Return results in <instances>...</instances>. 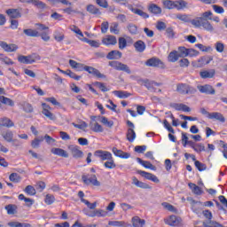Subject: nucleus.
<instances>
[{
	"instance_id": "nucleus-24",
	"label": "nucleus",
	"mask_w": 227,
	"mask_h": 227,
	"mask_svg": "<svg viewBox=\"0 0 227 227\" xmlns=\"http://www.w3.org/2000/svg\"><path fill=\"white\" fill-rule=\"evenodd\" d=\"M188 187H190L192 192H193V194H196V196H201V194H203V190H201V188L196 185V184L194 183L188 184Z\"/></svg>"
},
{
	"instance_id": "nucleus-34",
	"label": "nucleus",
	"mask_w": 227,
	"mask_h": 227,
	"mask_svg": "<svg viewBox=\"0 0 227 227\" xmlns=\"http://www.w3.org/2000/svg\"><path fill=\"white\" fill-rule=\"evenodd\" d=\"M113 93L118 98H129V97H130V95H132L125 90H114Z\"/></svg>"
},
{
	"instance_id": "nucleus-63",
	"label": "nucleus",
	"mask_w": 227,
	"mask_h": 227,
	"mask_svg": "<svg viewBox=\"0 0 227 227\" xmlns=\"http://www.w3.org/2000/svg\"><path fill=\"white\" fill-rule=\"evenodd\" d=\"M46 205H52L54 201H56V199L54 198L53 195H46L45 200H44Z\"/></svg>"
},
{
	"instance_id": "nucleus-17",
	"label": "nucleus",
	"mask_w": 227,
	"mask_h": 227,
	"mask_svg": "<svg viewBox=\"0 0 227 227\" xmlns=\"http://www.w3.org/2000/svg\"><path fill=\"white\" fill-rule=\"evenodd\" d=\"M6 14L8 17H10V19H20L22 17V14L19 9H8L6 11Z\"/></svg>"
},
{
	"instance_id": "nucleus-38",
	"label": "nucleus",
	"mask_w": 227,
	"mask_h": 227,
	"mask_svg": "<svg viewBox=\"0 0 227 227\" xmlns=\"http://www.w3.org/2000/svg\"><path fill=\"white\" fill-rule=\"evenodd\" d=\"M23 3L32 4L34 6L41 8L42 10L45 8V4L40 0H24Z\"/></svg>"
},
{
	"instance_id": "nucleus-41",
	"label": "nucleus",
	"mask_w": 227,
	"mask_h": 227,
	"mask_svg": "<svg viewBox=\"0 0 227 227\" xmlns=\"http://www.w3.org/2000/svg\"><path fill=\"white\" fill-rule=\"evenodd\" d=\"M13 121L10 120L9 118H3L0 120V127H7L10 129L11 127H13Z\"/></svg>"
},
{
	"instance_id": "nucleus-9",
	"label": "nucleus",
	"mask_w": 227,
	"mask_h": 227,
	"mask_svg": "<svg viewBox=\"0 0 227 227\" xmlns=\"http://www.w3.org/2000/svg\"><path fill=\"white\" fill-rule=\"evenodd\" d=\"M165 224H168V226H179L180 223H182V218L172 215L167 217L164 220Z\"/></svg>"
},
{
	"instance_id": "nucleus-49",
	"label": "nucleus",
	"mask_w": 227,
	"mask_h": 227,
	"mask_svg": "<svg viewBox=\"0 0 227 227\" xmlns=\"http://www.w3.org/2000/svg\"><path fill=\"white\" fill-rule=\"evenodd\" d=\"M59 72H61V74H65L66 75H69L71 77V79H74V81H81V76L75 74L72 71H63L59 68Z\"/></svg>"
},
{
	"instance_id": "nucleus-60",
	"label": "nucleus",
	"mask_w": 227,
	"mask_h": 227,
	"mask_svg": "<svg viewBox=\"0 0 227 227\" xmlns=\"http://www.w3.org/2000/svg\"><path fill=\"white\" fill-rule=\"evenodd\" d=\"M96 4L101 8H109V3H107V0H96Z\"/></svg>"
},
{
	"instance_id": "nucleus-62",
	"label": "nucleus",
	"mask_w": 227,
	"mask_h": 227,
	"mask_svg": "<svg viewBox=\"0 0 227 227\" xmlns=\"http://www.w3.org/2000/svg\"><path fill=\"white\" fill-rule=\"evenodd\" d=\"M195 167L200 171H205L207 169V165L201 163L200 160H195Z\"/></svg>"
},
{
	"instance_id": "nucleus-36",
	"label": "nucleus",
	"mask_w": 227,
	"mask_h": 227,
	"mask_svg": "<svg viewBox=\"0 0 227 227\" xmlns=\"http://www.w3.org/2000/svg\"><path fill=\"white\" fill-rule=\"evenodd\" d=\"M145 65L147 67H159L160 65H162V62L159 59L152 58L145 62Z\"/></svg>"
},
{
	"instance_id": "nucleus-45",
	"label": "nucleus",
	"mask_w": 227,
	"mask_h": 227,
	"mask_svg": "<svg viewBox=\"0 0 227 227\" xmlns=\"http://www.w3.org/2000/svg\"><path fill=\"white\" fill-rule=\"evenodd\" d=\"M126 136L129 143H134V141L136 140V131H134V129H128Z\"/></svg>"
},
{
	"instance_id": "nucleus-11",
	"label": "nucleus",
	"mask_w": 227,
	"mask_h": 227,
	"mask_svg": "<svg viewBox=\"0 0 227 227\" xmlns=\"http://www.w3.org/2000/svg\"><path fill=\"white\" fill-rule=\"evenodd\" d=\"M84 70H85V72H88V74L94 75V77H98V79H106V75L101 74L98 69H97L93 67L85 66Z\"/></svg>"
},
{
	"instance_id": "nucleus-20",
	"label": "nucleus",
	"mask_w": 227,
	"mask_h": 227,
	"mask_svg": "<svg viewBox=\"0 0 227 227\" xmlns=\"http://www.w3.org/2000/svg\"><path fill=\"white\" fill-rule=\"evenodd\" d=\"M132 184L136 185V187H139L140 189H151L148 184L139 181L136 176L132 177Z\"/></svg>"
},
{
	"instance_id": "nucleus-4",
	"label": "nucleus",
	"mask_w": 227,
	"mask_h": 227,
	"mask_svg": "<svg viewBox=\"0 0 227 227\" xmlns=\"http://www.w3.org/2000/svg\"><path fill=\"white\" fill-rule=\"evenodd\" d=\"M176 91L179 92L180 95H194V93H196V90L194 89V87L187 83L177 84Z\"/></svg>"
},
{
	"instance_id": "nucleus-35",
	"label": "nucleus",
	"mask_w": 227,
	"mask_h": 227,
	"mask_svg": "<svg viewBox=\"0 0 227 227\" xmlns=\"http://www.w3.org/2000/svg\"><path fill=\"white\" fill-rule=\"evenodd\" d=\"M90 217H106L107 211L104 209H96L92 212V215H89Z\"/></svg>"
},
{
	"instance_id": "nucleus-51",
	"label": "nucleus",
	"mask_w": 227,
	"mask_h": 227,
	"mask_svg": "<svg viewBox=\"0 0 227 227\" xmlns=\"http://www.w3.org/2000/svg\"><path fill=\"white\" fill-rule=\"evenodd\" d=\"M211 61H212V59L202 57L198 60V64L196 65V67H203V65H208V63H210Z\"/></svg>"
},
{
	"instance_id": "nucleus-23",
	"label": "nucleus",
	"mask_w": 227,
	"mask_h": 227,
	"mask_svg": "<svg viewBox=\"0 0 227 227\" xmlns=\"http://www.w3.org/2000/svg\"><path fill=\"white\" fill-rule=\"evenodd\" d=\"M209 120H217L222 123H224V121H226V119L224 118V116L219 112L211 113L209 115Z\"/></svg>"
},
{
	"instance_id": "nucleus-64",
	"label": "nucleus",
	"mask_w": 227,
	"mask_h": 227,
	"mask_svg": "<svg viewBox=\"0 0 227 227\" xmlns=\"http://www.w3.org/2000/svg\"><path fill=\"white\" fill-rule=\"evenodd\" d=\"M71 227H97L96 224L82 225V223L76 221Z\"/></svg>"
},
{
	"instance_id": "nucleus-59",
	"label": "nucleus",
	"mask_w": 227,
	"mask_h": 227,
	"mask_svg": "<svg viewBox=\"0 0 227 227\" xmlns=\"http://www.w3.org/2000/svg\"><path fill=\"white\" fill-rule=\"evenodd\" d=\"M189 65H191V62L185 58L179 60V67H181L182 68H187Z\"/></svg>"
},
{
	"instance_id": "nucleus-27",
	"label": "nucleus",
	"mask_w": 227,
	"mask_h": 227,
	"mask_svg": "<svg viewBox=\"0 0 227 227\" xmlns=\"http://www.w3.org/2000/svg\"><path fill=\"white\" fill-rule=\"evenodd\" d=\"M122 56L121 51H111L110 52H108V54L106 55V59H120Z\"/></svg>"
},
{
	"instance_id": "nucleus-46",
	"label": "nucleus",
	"mask_w": 227,
	"mask_h": 227,
	"mask_svg": "<svg viewBox=\"0 0 227 227\" xmlns=\"http://www.w3.org/2000/svg\"><path fill=\"white\" fill-rule=\"evenodd\" d=\"M5 210L7 211L8 215H14V214H17V206L9 204L5 206Z\"/></svg>"
},
{
	"instance_id": "nucleus-43",
	"label": "nucleus",
	"mask_w": 227,
	"mask_h": 227,
	"mask_svg": "<svg viewBox=\"0 0 227 227\" xmlns=\"http://www.w3.org/2000/svg\"><path fill=\"white\" fill-rule=\"evenodd\" d=\"M203 20H205L202 17H197L194 20H192L191 24L194 26V27H201L203 26Z\"/></svg>"
},
{
	"instance_id": "nucleus-15",
	"label": "nucleus",
	"mask_w": 227,
	"mask_h": 227,
	"mask_svg": "<svg viewBox=\"0 0 227 227\" xmlns=\"http://www.w3.org/2000/svg\"><path fill=\"white\" fill-rule=\"evenodd\" d=\"M42 107V113L44 116H46V118H48L49 120H56V116L51 112V106L47 105L46 103H43Z\"/></svg>"
},
{
	"instance_id": "nucleus-10",
	"label": "nucleus",
	"mask_w": 227,
	"mask_h": 227,
	"mask_svg": "<svg viewBox=\"0 0 227 227\" xmlns=\"http://www.w3.org/2000/svg\"><path fill=\"white\" fill-rule=\"evenodd\" d=\"M0 47L5 52H15L19 49V46H17V44L7 43L4 41H0Z\"/></svg>"
},
{
	"instance_id": "nucleus-31",
	"label": "nucleus",
	"mask_w": 227,
	"mask_h": 227,
	"mask_svg": "<svg viewBox=\"0 0 227 227\" xmlns=\"http://www.w3.org/2000/svg\"><path fill=\"white\" fill-rule=\"evenodd\" d=\"M148 10L151 13H153L154 15H160V13H162V9L155 4H150Z\"/></svg>"
},
{
	"instance_id": "nucleus-37",
	"label": "nucleus",
	"mask_w": 227,
	"mask_h": 227,
	"mask_svg": "<svg viewBox=\"0 0 227 227\" xmlns=\"http://www.w3.org/2000/svg\"><path fill=\"white\" fill-rule=\"evenodd\" d=\"M134 47L136 51H137V52H145V49H146V44H145V42L139 40L134 43Z\"/></svg>"
},
{
	"instance_id": "nucleus-3",
	"label": "nucleus",
	"mask_w": 227,
	"mask_h": 227,
	"mask_svg": "<svg viewBox=\"0 0 227 227\" xmlns=\"http://www.w3.org/2000/svg\"><path fill=\"white\" fill-rule=\"evenodd\" d=\"M18 61L20 63H23L24 65H33V63H36V61H40V57L38 54H32L28 56L20 55L18 57Z\"/></svg>"
},
{
	"instance_id": "nucleus-50",
	"label": "nucleus",
	"mask_w": 227,
	"mask_h": 227,
	"mask_svg": "<svg viewBox=\"0 0 227 227\" xmlns=\"http://www.w3.org/2000/svg\"><path fill=\"white\" fill-rule=\"evenodd\" d=\"M178 58H180L178 55V51H171L168 55V61H170L171 63H176V61H178Z\"/></svg>"
},
{
	"instance_id": "nucleus-18",
	"label": "nucleus",
	"mask_w": 227,
	"mask_h": 227,
	"mask_svg": "<svg viewBox=\"0 0 227 227\" xmlns=\"http://www.w3.org/2000/svg\"><path fill=\"white\" fill-rule=\"evenodd\" d=\"M24 35L26 36H30L31 38H38L40 36V32L37 29L26 28L23 30Z\"/></svg>"
},
{
	"instance_id": "nucleus-25",
	"label": "nucleus",
	"mask_w": 227,
	"mask_h": 227,
	"mask_svg": "<svg viewBox=\"0 0 227 227\" xmlns=\"http://www.w3.org/2000/svg\"><path fill=\"white\" fill-rule=\"evenodd\" d=\"M51 153H53V155H59V157L68 159V153L61 148H52Z\"/></svg>"
},
{
	"instance_id": "nucleus-7",
	"label": "nucleus",
	"mask_w": 227,
	"mask_h": 227,
	"mask_svg": "<svg viewBox=\"0 0 227 227\" xmlns=\"http://www.w3.org/2000/svg\"><path fill=\"white\" fill-rule=\"evenodd\" d=\"M2 137L6 141V143H12V146H20L19 140L13 139V132L11 130L3 132Z\"/></svg>"
},
{
	"instance_id": "nucleus-21",
	"label": "nucleus",
	"mask_w": 227,
	"mask_h": 227,
	"mask_svg": "<svg viewBox=\"0 0 227 227\" xmlns=\"http://www.w3.org/2000/svg\"><path fill=\"white\" fill-rule=\"evenodd\" d=\"M102 42L104 45H116L118 41L116 40V36L107 35L106 37L103 38Z\"/></svg>"
},
{
	"instance_id": "nucleus-61",
	"label": "nucleus",
	"mask_w": 227,
	"mask_h": 227,
	"mask_svg": "<svg viewBox=\"0 0 227 227\" xmlns=\"http://www.w3.org/2000/svg\"><path fill=\"white\" fill-rule=\"evenodd\" d=\"M125 47H127V39H125L124 37H120L119 38V49H121V51H123V49H125Z\"/></svg>"
},
{
	"instance_id": "nucleus-33",
	"label": "nucleus",
	"mask_w": 227,
	"mask_h": 227,
	"mask_svg": "<svg viewBox=\"0 0 227 227\" xmlns=\"http://www.w3.org/2000/svg\"><path fill=\"white\" fill-rule=\"evenodd\" d=\"M98 118L100 120V123L105 125V127H108V129H113V127L114 126V121H109V119H107V117H106V116L100 117L99 116Z\"/></svg>"
},
{
	"instance_id": "nucleus-47",
	"label": "nucleus",
	"mask_w": 227,
	"mask_h": 227,
	"mask_svg": "<svg viewBox=\"0 0 227 227\" xmlns=\"http://www.w3.org/2000/svg\"><path fill=\"white\" fill-rule=\"evenodd\" d=\"M104 166L106 169H114L116 168V163H114L113 156L104 163Z\"/></svg>"
},
{
	"instance_id": "nucleus-28",
	"label": "nucleus",
	"mask_w": 227,
	"mask_h": 227,
	"mask_svg": "<svg viewBox=\"0 0 227 227\" xmlns=\"http://www.w3.org/2000/svg\"><path fill=\"white\" fill-rule=\"evenodd\" d=\"M86 10L90 15H102L100 9L93 4L87 5Z\"/></svg>"
},
{
	"instance_id": "nucleus-32",
	"label": "nucleus",
	"mask_w": 227,
	"mask_h": 227,
	"mask_svg": "<svg viewBox=\"0 0 227 227\" xmlns=\"http://www.w3.org/2000/svg\"><path fill=\"white\" fill-rule=\"evenodd\" d=\"M200 75L202 79H212L215 75V70L211 69L209 71H201Z\"/></svg>"
},
{
	"instance_id": "nucleus-52",
	"label": "nucleus",
	"mask_w": 227,
	"mask_h": 227,
	"mask_svg": "<svg viewBox=\"0 0 227 227\" xmlns=\"http://www.w3.org/2000/svg\"><path fill=\"white\" fill-rule=\"evenodd\" d=\"M187 48L180 46L177 51V55L179 56V58H187Z\"/></svg>"
},
{
	"instance_id": "nucleus-12",
	"label": "nucleus",
	"mask_w": 227,
	"mask_h": 227,
	"mask_svg": "<svg viewBox=\"0 0 227 227\" xmlns=\"http://www.w3.org/2000/svg\"><path fill=\"white\" fill-rule=\"evenodd\" d=\"M197 89L200 93H205L206 95H215V90L211 85H198Z\"/></svg>"
},
{
	"instance_id": "nucleus-48",
	"label": "nucleus",
	"mask_w": 227,
	"mask_h": 227,
	"mask_svg": "<svg viewBox=\"0 0 227 227\" xmlns=\"http://www.w3.org/2000/svg\"><path fill=\"white\" fill-rule=\"evenodd\" d=\"M110 33H113V35H120V25L118 22H113L111 24Z\"/></svg>"
},
{
	"instance_id": "nucleus-14",
	"label": "nucleus",
	"mask_w": 227,
	"mask_h": 227,
	"mask_svg": "<svg viewBox=\"0 0 227 227\" xmlns=\"http://www.w3.org/2000/svg\"><path fill=\"white\" fill-rule=\"evenodd\" d=\"M137 174L142 176L144 178H146V180H151V182H154V184H159V177L152 173L137 170Z\"/></svg>"
},
{
	"instance_id": "nucleus-53",
	"label": "nucleus",
	"mask_w": 227,
	"mask_h": 227,
	"mask_svg": "<svg viewBox=\"0 0 227 227\" xmlns=\"http://www.w3.org/2000/svg\"><path fill=\"white\" fill-rule=\"evenodd\" d=\"M127 29L130 35H137V26L134 25V23H129L127 26Z\"/></svg>"
},
{
	"instance_id": "nucleus-22",
	"label": "nucleus",
	"mask_w": 227,
	"mask_h": 227,
	"mask_svg": "<svg viewBox=\"0 0 227 227\" xmlns=\"http://www.w3.org/2000/svg\"><path fill=\"white\" fill-rule=\"evenodd\" d=\"M69 148L74 159H81V157H82V151L79 150V146L71 145Z\"/></svg>"
},
{
	"instance_id": "nucleus-58",
	"label": "nucleus",
	"mask_w": 227,
	"mask_h": 227,
	"mask_svg": "<svg viewBox=\"0 0 227 227\" xmlns=\"http://www.w3.org/2000/svg\"><path fill=\"white\" fill-rule=\"evenodd\" d=\"M194 152L197 153H201V152H205V145L203 144H195L193 147Z\"/></svg>"
},
{
	"instance_id": "nucleus-6",
	"label": "nucleus",
	"mask_w": 227,
	"mask_h": 227,
	"mask_svg": "<svg viewBox=\"0 0 227 227\" xmlns=\"http://www.w3.org/2000/svg\"><path fill=\"white\" fill-rule=\"evenodd\" d=\"M82 180L85 185H94V187H100V181L97 179L96 175H83Z\"/></svg>"
},
{
	"instance_id": "nucleus-55",
	"label": "nucleus",
	"mask_w": 227,
	"mask_h": 227,
	"mask_svg": "<svg viewBox=\"0 0 227 227\" xmlns=\"http://www.w3.org/2000/svg\"><path fill=\"white\" fill-rule=\"evenodd\" d=\"M0 102L5 104L6 106H13V101L4 96H0Z\"/></svg>"
},
{
	"instance_id": "nucleus-42",
	"label": "nucleus",
	"mask_w": 227,
	"mask_h": 227,
	"mask_svg": "<svg viewBox=\"0 0 227 227\" xmlns=\"http://www.w3.org/2000/svg\"><path fill=\"white\" fill-rule=\"evenodd\" d=\"M163 6L167 8V10H176V2L171 0L163 1Z\"/></svg>"
},
{
	"instance_id": "nucleus-2",
	"label": "nucleus",
	"mask_w": 227,
	"mask_h": 227,
	"mask_svg": "<svg viewBox=\"0 0 227 227\" xmlns=\"http://www.w3.org/2000/svg\"><path fill=\"white\" fill-rule=\"evenodd\" d=\"M37 31H39V36L43 40V42H49L51 40V30H49V27L45 26L42 23H36Z\"/></svg>"
},
{
	"instance_id": "nucleus-19",
	"label": "nucleus",
	"mask_w": 227,
	"mask_h": 227,
	"mask_svg": "<svg viewBox=\"0 0 227 227\" xmlns=\"http://www.w3.org/2000/svg\"><path fill=\"white\" fill-rule=\"evenodd\" d=\"M131 223L133 227H145V224H146V221L141 219L139 216H133Z\"/></svg>"
},
{
	"instance_id": "nucleus-26",
	"label": "nucleus",
	"mask_w": 227,
	"mask_h": 227,
	"mask_svg": "<svg viewBox=\"0 0 227 227\" xmlns=\"http://www.w3.org/2000/svg\"><path fill=\"white\" fill-rule=\"evenodd\" d=\"M203 29H205V31H207L208 33H214L215 31V27L214 25H212V23H210V21H208V20L204 19V20L202 21V27Z\"/></svg>"
},
{
	"instance_id": "nucleus-5",
	"label": "nucleus",
	"mask_w": 227,
	"mask_h": 227,
	"mask_svg": "<svg viewBox=\"0 0 227 227\" xmlns=\"http://www.w3.org/2000/svg\"><path fill=\"white\" fill-rule=\"evenodd\" d=\"M109 67L118 70L119 72H126V74H132L130 67L127 64H123L120 61L113 60L108 63Z\"/></svg>"
},
{
	"instance_id": "nucleus-29",
	"label": "nucleus",
	"mask_w": 227,
	"mask_h": 227,
	"mask_svg": "<svg viewBox=\"0 0 227 227\" xmlns=\"http://www.w3.org/2000/svg\"><path fill=\"white\" fill-rule=\"evenodd\" d=\"M137 162L141 164V166L146 169H152L153 171H155V166H153L150 161L143 160L141 158H137Z\"/></svg>"
},
{
	"instance_id": "nucleus-57",
	"label": "nucleus",
	"mask_w": 227,
	"mask_h": 227,
	"mask_svg": "<svg viewBox=\"0 0 227 227\" xmlns=\"http://www.w3.org/2000/svg\"><path fill=\"white\" fill-rule=\"evenodd\" d=\"M9 179L11 182H14V184H19L20 182V176L17 173H12L10 175Z\"/></svg>"
},
{
	"instance_id": "nucleus-1",
	"label": "nucleus",
	"mask_w": 227,
	"mask_h": 227,
	"mask_svg": "<svg viewBox=\"0 0 227 227\" xmlns=\"http://www.w3.org/2000/svg\"><path fill=\"white\" fill-rule=\"evenodd\" d=\"M137 84L140 86H145L149 91H153V93H160L162 90L157 89L159 86H161V83L157 82H153L148 79L137 78Z\"/></svg>"
},
{
	"instance_id": "nucleus-54",
	"label": "nucleus",
	"mask_w": 227,
	"mask_h": 227,
	"mask_svg": "<svg viewBox=\"0 0 227 227\" xmlns=\"http://www.w3.org/2000/svg\"><path fill=\"white\" fill-rule=\"evenodd\" d=\"M0 56H2L1 61L2 63H4V65H7L8 67H10V65H15V62H13V60H12L10 58L1 53H0Z\"/></svg>"
},
{
	"instance_id": "nucleus-30",
	"label": "nucleus",
	"mask_w": 227,
	"mask_h": 227,
	"mask_svg": "<svg viewBox=\"0 0 227 227\" xmlns=\"http://www.w3.org/2000/svg\"><path fill=\"white\" fill-rule=\"evenodd\" d=\"M185 8H189V3L184 0H176V10L181 12V10H185Z\"/></svg>"
},
{
	"instance_id": "nucleus-8",
	"label": "nucleus",
	"mask_w": 227,
	"mask_h": 227,
	"mask_svg": "<svg viewBox=\"0 0 227 227\" xmlns=\"http://www.w3.org/2000/svg\"><path fill=\"white\" fill-rule=\"evenodd\" d=\"M203 215L205 216L206 219H208L209 223H204L205 227H224L223 224L217 223V222H214L212 221V212L208 211V210H205L203 211Z\"/></svg>"
},
{
	"instance_id": "nucleus-13",
	"label": "nucleus",
	"mask_w": 227,
	"mask_h": 227,
	"mask_svg": "<svg viewBox=\"0 0 227 227\" xmlns=\"http://www.w3.org/2000/svg\"><path fill=\"white\" fill-rule=\"evenodd\" d=\"M95 157L100 159V160H109L113 157V154L110 152L98 150L94 153Z\"/></svg>"
},
{
	"instance_id": "nucleus-56",
	"label": "nucleus",
	"mask_w": 227,
	"mask_h": 227,
	"mask_svg": "<svg viewBox=\"0 0 227 227\" xmlns=\"http://www.w3.org/2000/svg\"><path fill=\"white\" fill-rule=\"evenodd\" d=\"M25 192L29 196H35V194H36V190L32 185H27L25 188Z\"/></svg>"
},
{
	"instance_id": "nucleus-39",
	"label": "nucleus",
	"mask_w": 227,
	"mask_h": 227,
	"mask_svg": "<svg viewBox=\"0 0 227 227\" xmlns=\"http://www.w3.org/2000/svg\"><path fill=\"white\" fill-rule=\"evenodd\" d=\"M90 127L93 132H104V128L98 122H90Z\"/></svg>"
},
{
	"instance_id": "nucleus-40",
	"label": "nucleus",
	"mask_w": 227,
	"mask_h": 227,
	"mask_svg": "<svg viewBox=\"0 0 227 227\" xmlns=\"http://www.w3.org/2000/svg\"><path fill=\"white\" fill-rule=\"evenodd\" d=\"M109 226H115V227H129L130 224L125 223L123 221H110L108 223Z\"/></svg>"
},
{
	"instance_id": "nucleus-16",
	"label": "nucleus",
	"mask_w": 227,
	"mask_h": 227,
	"mask_svg": "<svg viewBox=\"0 0 227 227\" xmlns=\"http://www.w3.org/2000/svg\"><path fill=\"white\" fill-rule=\"evenodd\" d=\"M113 153L115 155V157H120V159H129L130 153H125L116 147H114L112 149Z\"/></svg>"
},
{
	"instance_id": "nucleus-44",
	"label": "nucleus",
	"mask_w": 227,
	"mask_h": 227,
	"mask_svg": "<svg viewBox=\"0 0 227 227\" xmlns=\"http://www.w3.org/2000/svg\"><path fill=\"white\" fill-rule=\"evenodd\" d=\"M7 226L10 227H31L30 223H20V222H9Z\"/></svg>"
}]
</instances>
